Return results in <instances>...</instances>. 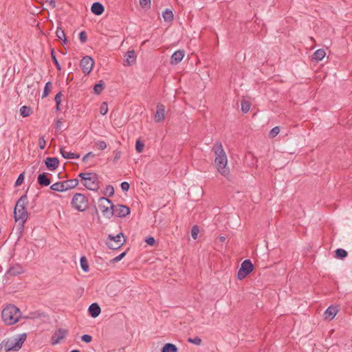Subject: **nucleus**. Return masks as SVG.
Returning <instances> with one entry per match:
<instances>
[{"instance_id": "nucleus-1", "label": "nucleus", "mask_w": 352, "mask_h": 352, "mask_svg": "<svg viewBox=\"0 0 352 352\" xmlns=\"http://www.w3.org/2000/svg\"><path fill=\"white\" fill-rule=\"evenodd\" d=\"M214 151L215 153L214 164L218 173L226 177H228L230 170L227 166L228 158L221 144H215Z\"/></svg>"}, {"instance_id": "nucleus-2", "label": "nucleus", "mask_w": 352, "mask_h": 352, "mask_svg": "<svg viewBox=\"0 0 352 352\" xmlns=\"http://www.w3.org/2000/svg\"><path fill=\"white\" fill-rule=\"evenodd\" d=\"M27 204L28 197L26 195H23L17 201L14 210L15 221H20L22 226H23L28 217L26 210Z\"/></svg>"}, {"instance_id": "nucleus-3", "label": "nucleus", "mask_w": 352, "mask_h": 352, "mask_svg": "<svg viewBox=\"0 0 352 352\" xmlns=\"http://www.w3.org/2000/svg\"><path fill=\"white\" fill-rule=\"evenodd\" d=\"M1 316L5 323L11 325L19 321L21 311L15 305H9L3 309Z\"/></svg>"}, {"instance_id": "nucleus-4", "label": "nucleus", "mask_w": 352, "mask_h": 352, "mask_svg": "<svg viewBox=\"0 0 352 352\" xmlns=\"http://www.w3.org/2000/svg\"><path fill=\"white\" fill-rule=\"evenodd\" d=\"M27 338V334L23 333L15 337L3 340V344L6 352L11 351H18L22 347Z\"/></svg>"}, {"instance_id": "nucleus-5", "label": "nucleus", "mask_w": 352, "mask_h": 352, "mask_svg": "<svg viewBox=\"0 0 352 352\" xmlns=\"http://www.w3.org/2000/svg\"><path fill=\"white\" fill-rule=\"evenodd\" d=\"M79 177L82 179L83 186L87 189L94 191L98 189V179L95 173H82L79 174Z\"/></svg>"}, {"instance_id": "nucleus-6", "label": "nucleus", "mask_w": 352, "mask_h": 352, "mask_svg": "<svg viewBox=\"0 0 352 352\" xmlns=\"http://www.w3.org/2000/svg\"><path fill=\"white\" fill-rule=\"evenodd\" d=\"M98 208L103 215L108 218H111L114 214V205L112 204L111 201L107 198L101 197L99 199Z\"/></svg>"}, {"instance_id": "nucleus-7", "label": "nucleus", "mask_w": 352, "mask_h": 352, "mask_svg": "<svg viewBox=\"0 0 352 352\" xmlns=\"http://www.w3.org/2000/svg\"><path fill=\"white\" fill-rule=\"evenodd\" d=\"M123 238L124 235L122 232H120L116 236L109 234L106 241V245L110 249L117 250L124 243L125 239Z\"/></svg>"}, {"instance_id": "nucleus-8", "label": "nucleus", "mask_w": 352, "mask_h": 352, "mask_svg": "<svg viewBox=\"0 0 352 352\" xmlns=\"http://www.w3.org/2000/svg\"><path fill=\"white\" fill-rule=\"evenodd\" d=\"M73 207L78 211H84L87 207L86 197L80 193H76L74 195L72 201Z\"/></svg>"}, {"instance_id": "nucleus-9", "label": "nucleus", "mask_w": 352, "mask_h": 352, "mask_svg": "<svg viewBox=\"0 0 352 352\" xmlns=\"http://www.w3.org/2000/svg\"><path fill=\"white\" fill-rule=\"evenodd\" d=\"M253 270V265L250 260H245L238 270L237 278L239 280L245 278Z\"/></svg>"}, {"instance_id": "nucleus-10", "label": "nucleus", "mask_w": 352, "mask_h": 352, "mask_svg": "<svg viewBox=\"0 0 352 352\" xmlns=\"http://www.w3.org/2000/svg\"><path fill=\"white\" fill-rule=\"evenodd\" d=\"M94 65L93 58L88 56L83 57L80 61L81 69L83 73L86 74H89L91 72Z\"/></svg>"}, {"instance_id": "nucleus-11", "label": "nucleus", "mask_w": 352, "mask_h": 352, "mask_svg": "<svg viewBox=\"0 0 352 352\" xmlns=\"http://www.w3.org/2000/svg\"><path fill=\"white\" fill-rule=\"evenodd\" d=\"M113 212V215L118 217H124L130 213V209L124 205H117L114 206Z\"/></svg>"}, {"instance_id": "nucleus-12", "label": "nucleus", "mask_w": 352, "mask_h": 352, "mask_svg": "<svg viewBox=\"0 0 352 352\" xmlns=\"http://www.w3.org/2000/svg\"><path fill=\"white\" fill-rule=\"evenodd\" d=\"M165 107L162 104H158L157 105V110L155 114V121L156 122H160L164 119Z\"/></svg>"}, {"instance_id": "nucleus-13", "label": "nucleus", "mask_w": 352, "mask_h": 352, "mask_svg": "<svg viewBox=\"0 0 352 352\" xmlns=\"http://www.w3.org/2000/svg\"><path fill=\"white\" fill-rule=\"evenodd\" d=\"M338 311V309L336 306H329L324 312V317L326 320H332Z\"/></svg>"}, {"instance_id": "nucleus-14", "label": "nucleus", "mask_w": 352, "mask_h": 352, "mask_svg": "<svg viewBox=\"0 0 352 352\" xmlns=\"http://www.w3.org/2000/svg\"><path fill=\"white\" fill-rule=\"evenodd\" d=\"M58 160L56 157H47L45 164L50 170H54L58 165Z\"/></svg>"}, {"instance_id": "nucleus-15", "label": "nucleus", "mask_w": 352, "mask_h": 352, "mask_svg": "<svg viewBox=\"0 0 352 352\" xmlns=\"http://www.w3.org/2000/svg\"><path fill=\"white\" fill-rule=\"evenodd\" d=\"M66 332L67 331H58L57 333H55L52 336L51 344L52 345H56L60 343V342L66 337Z\"/></svg>"}, {"instance_id": "nucleus-16", "label": "nucleus", "mask_w": 352, "mask_h": 352, "mask_svg": "<svg viewBox=\"0 0 352 352\" xmlns=\"http://www.w3.org/2000/svg\"><path fill=\"white\" fill-rule=\"evenodd\" d=\"M184 50H177L173 53L171 56V64H177L182 61L184 56Z\"/></svg>"}, {"instance_id": "nucleus-17", "label": "nucleus", "mask_w": 352, "mask_h": 352, "mask_svg": "<svg viewBox=\"0 0 352 352\" xmlns=\"http://www.w3.org/2000/svg\"><path fill=\"white\" fill-rule=\"evenodd\" d=\"M91 12L96 15H101L104 10V6L99 2H95L91 8Z\"/></svg>"}, {"instance_id": "nucleus-18", "label": "nucleus", "mask_w": 352, "mask_h": 352, "mask_svg": "<svg viewBox=\"0 0 352 352\" xmlns=\"http://www.w3.org/2000/svg\"><path fill=\"white\" fill-rule=\"evenodd\" d=\"M89 314L93 317L96 318L99 316L101 311L100 306L97 303H92L88 309Z\"/></svg>"}, {"instance_id": "nucleus-19", "label": "nucleus", "mask_w": 352, "mask_h": 352, "mask_svg": "<svg viewBox=\"0 0 352 352\" xmlns=\"http://www.w3.org/2000/svg\"><path fill=\"white\" fill-rule=\"evenodd\" d=\"M65 191L75 188L78 184V180L77 179H68L63 181Z\"/></svg>"}, {"instance_id": "nucleus-20", "label": "nucleus", "mask_w": 352, "mask_h": 352, "mask_svg": "<svg viewBox=\"0 0 352 352\" xmlns=\"http://www.w3.org/2000/svg\"><path fill=\"white\" fill-rule=\"evenodd\" d=\"M125 57V61L129 65H133L136 60V56L134 50L128 51L126 53Z\"/></svg>"}, {"instance_id": "nucleus-21", "label": "nucleus", "mask_w": 352, "mask_h": 352, "mask_svg": "<svg viewBox=\"0 0 352 352\" xmlns=\"http://www.w3.org/2000/svg\"><path fill=\"white\" fill-rule=\"evenodd\" d=\"M60 152L61 155L65 159L73 160V159H78L80 157L79 155H77L76 153H72L69 151H67L63 148H61L60 149Z\"/></svg>"}, {"instance_id": "nucleus-22", "label": "nucleus", "mask_w": 352, "mask_h": 352, "mask_svg": "<svg viewBox=\"0 0 352 352\" xmlns=\"http://www.w3.org/2000/svg\"><path fill=\"white\" fill-rule=\"evenodd\" d=\"M45 316L43 312H41L40 311H32V312H30L27 316H25L24 318H28V319H41L42 318H45Z\"/></svg>"}, {"instance_id": "nucleus-23", "label": "nucleus", "mask_w": 352, "mask_h": 352, "mask_svg": "<svg viewBox=\"0 0 352 352\" xmlns=\"http://www.w3.org/2000/svg\"><path fill=\"white\" fill-rule=\"evenodd\" d=\"M38 183L41 186H47L50 184V180L47 177L45 173L40 174L38 176Z\"/></svg>"}, {"instance_id": "nucleus-24", "label": "nucleus", "mask_w": 352, "mask_h": 352, "mask_svg": "<svg viewBox=\"0 0 352 352\" xmlns=\"http://www.w3.org/2000/svg\"><path fill=\"white\" fill-rule=\"evenodd\" d=\"M178 349L174 344L166 343L161 349V352H177Z\"/></svg>"}, {"instance_id": "nucleus-25", "label": "nucleus", "mask_w": 352, "mask_h": 352, "mask_svg": "<svg viewBox=\"0 0 352 352\" xmlns=\"http://www.w3.org/2000/svg\"><path fill=\"white\" fill-rule=\"evenodd\" d=\"M326 52L324 50L320 49L316 50L313 55V58L317 61H320L324 58Z\"/></svg>"}, {"instance_id": "nucleus-26", "label": "nucleus", "mask_w": 352, "mask_h": 352, "mask_svg": "<svg viewBox=\"0 0 352 352\" xmlns=\"http://www.w3.org/2000/svg\"><path fill=\"white\" fill-rule=\"evenodd\" d=\"M50 188L52 190L56 191V192H65L64 185L63 182H58L56 183L53 184Z\"/></svg>"}, {"instance_id": "nucleus-27", "label": "nucleus", "mask_w": 352, "mask_h": 352, "mask_svg": "<svg viewBox=\"0 0 352 352\" xmlns=\"http://www.w3.org/2000/svg\"><path fill=\"white\" fill-rule=\"evenodd\" d=\"M162 16L165 21L170 22L173 19V13L171 10L166 9L163 12Z\"/></svg>"}, {"instance_id": "nucleus-28", "label": "nucleus", "mask_w": 352, "mask_h": 352, "mask_svg": "<svg viewBox=\"0 0 352 352\" xmlns=\"http://www.w3.org/2000/svg\"><path fill=\"white\" fill-rule=\"evenodd\" d=\"M80 267H81L82 270L85 272H89V266L88 261L85 256H83L80 258Z\"/></svg>"}, {"instance_id": "nucleus-29", "label": "nucleus", "mask_w": 352, "mask_h": 352, "mask_svg": "<svg viewBox=\"0 0 352 352\" xmlns=\"http://www.w3.org/2000/svg\"><path fill=\"white\" fill-rule=\"evenodd\" d=\"M31 113V109L27 106H22L20 108V113L23 117H27L30 116Z\"/></svg>"}, {"instance_id": "nucleus-30", "label": "nucleus", "mask_w": 352, "mask_h": 352, "mask_svg": "<svg viewBox=\"0 0 352 352\" xmlns=\"http://www.w3.org/2000/svg\"><path fill=\"white\" fill-rule=\"evenodd\" d=\"M336 255L337 258H344L347 256V252L342 248L336 250Z\"/></svg>"}, {"instance_id": "nucleus-31", "label": "nucleus", "mask_w": 352, "mask_h": 352, "mask_svg": "<svg viewBox=\"0 0 352 352\" xmlns=\"http://www.w3.org/2000/svg\"><path fill=\"white\" fill-rule=\"evenodd\" d=\"M250 109V103L245 100L241 101V110L244 113H247Z\"/></svg>"}, {"instance_id": "nucleus-32", "label": "nucleus", "mask_w": 352, "mask_h": 352, "mask_svg": "<svg viewBox=\"0 0 352 352\" xmlns=\"http://www.w3.org/2000/svg\"><path fill=\"white\" fill-rule=\"evenodd\" d=\"M104 89V83L100 81L99 83L95 85L94 87V92L96 94H100Z\"/></svg>"}, {"instance_id": "nucleus-33", "label": "nucleus", "mask_w": 352, "mask_h": 352, "mask_svg": "<svg viewBox=\"0 0 352 352\" xmlns=\"http://www.w3.org/2000/svg\"><path fill=\"white\" fill-rule=\"evenodd\" d=\"M108 104H107V102H103L101 105H100V113L101 115L102 116H104L108 112Z\"/></svg>"}, {"instance_id": "nucleus-34", "label": "nucleus", "mask_w": 352, "mask_h": 352, "mask_svg": "<svg viewBox=\"0 0 352 352\" xmlns=\"http://www.w3.org/2000/svg\"><path fill=\"white\" fill-rule=\"evenodd\" d=\"M56 35L58 37V39L62 40L63 38H65V34L63 31V30L60 28H58L56 31Z\"/></svg>"}, {"instance_id": "nucleus-35", "label": "nucleus", "mask_w": 352, "mask_h": 352, "mask_svg": "<svg viewBox=\"0 0 352 352\" xmlns=\"http://www.w3.org/2000/svg\"><path fill=\"white\" fill-rule=\"evenodd\" d=\"M51 56H52V59L54 62V63L55 64L56 68L58 69V70H60L61 69V67H60V65L56 57V55L54 54V50H52V52H51Z\"/></svg>"}, {"instance_id": "nucleus-36", "label": "nucleus", "mask_w": 352, "mask_h": 352, "mask_svg": "<svg viewBox=\"0 0 352 352\" xmlns=\"http://www.w3.org/2000/svg\"><path fill=\"white\" fill-rule=\"evenodd\" d=\"M144 148V143H142V142H140V140H138L136 141V143H135V149L137 151L138 153H141L142 152L143 149Z\"/></svg>"}, {"instance_id": "nucleus-37", "label": "nucleus", "mask_w": 352, "mask_h": 352, "mask_svg": "<svg viewBox=\"0 0 352 352\" xmlns=\"http://www.w3.org/2000/svg\"><path fill=\"white\" fill-rule=\"evenodd\" d=\"M199 232V229L197 226H194L191 230V235L194 239L197 238L198 234Z\"/></svg>"}, {"instance_id": "nucleus-38", "label": "nucleus", "mask_w": 352, "mask_h": 352, "mask_svg": "<svg viewBox=\"0 0 352 352\" xmlns=\"http://www.w3.org/2000/svg\"><path fill=\"white\" fill-rule=\"evenodd\" d=\"M95 144L100 150H104L107 148V144L103 140H99Z\"/></svg>"}, {"instance_id": "nucleus-39", "label": "nucleus", "mask_w": 352, "mask_h": 352, "mask_svg": "<svg viewBox=\"0 0 352 352\" xmlns=\"http://www.w3.org/2000/svg\"><path fill=\"white\" fill-rule=\"evenodd\" d=\"M280 132V129L278 126H275L271 129L270 131V135L271 138L276 137Z\"/></svg>"}, {"instance_id": "nucleus-40", "label": "nucleus", "mask_w": 352, "mask_h": 352, "mask_svg": "<svg viewBox=\"0 0 352 352\" xmlns=\"http://www.w3.org/2000/svg\"><path fill=\"white\" fill-rule=\"evenodd\" d=\"M104 194L108 196H112L114 194V189L112 186H107L105 188Z\"/></svg>"}, {"instance_id": "nucleus-41", "label": "nucleus", "mask_w": 352, "mask_h": 352, "mask_svg": "<svg viewBox=\"0 0 352 352\" xmlns=\"http://www.w3.org/2000/svg\"><path fill=\"white\" fill-rule=\"evenodd\" d=\"M50 85H51V83L50 82H47L45 84V87H44V90H43V92L42 98H45L46 96H47V95L49 94V89H50Z\"/></svg>"}, {"instance_id": "nucleus-42", "label": "nucleus", "mask_w": 352, "mask_h": 352, "mask_svg": "<svg viewBox=\"0 0 352 352\" xmlns=\"http://www.w3.org/2000/svg\"><path fill=\"white\" fill-rule=\"evenodd\" d=\"M188 341L190 343H192V344H195L196 345H199L201 342V338H199V337H195L194 338H188Z\"/></svg>"}, {"instance_id": "nucleus-43", "label": "nucleus", "mask_w": 352, "mask_h": 352, "mask_svg": "<svg viewBox=\"0 0 352 352\" xmlns=\"http://www.w3.org/2000/svg\"><path fill=\"white\" fill-rule=\"evenodd\" d=\"M113 153L115 155L113 160V162L116 163L117 161L120 159L122 156V152L120 151H114Z\"/></svg>"}, {"instance_id": "nucleus-44", "label": "nucleus", "mask_w": 352, "mask_h": 352, "mask_svg": "<svg viewBox=\"0 0 352 352\" xmlns=\"http://www.w3.org/2000/svg\"><path fill=\"white\" fill-rule=\"evenodd\" d=\"M24 181V175L21 173L15 182V186H18L22 184Z\"/></svg>"}, {"instance_id": "nucleus-45", "label": "nucleus", "mask_w": 352, "mask_h": 352, "mask_svg": "<svg viewBox=\"0 0 352 352\" xmlns=\"http://www.w3.org/2000/svg\"><path fill=\"white\" fill-rule=\"evenodd\" d=\"M45 144H46V142H45V140L44 139V137L43 136H41L38 139V146L41 149H44L45 147Z\"/></svg>"}, {"instance_id": "nucleus-46", "label": "nucleus", "mask_w": 352, "mask_h": 352, "mask_svg": "<svg viewBox=\"0 0 352 352\" xmlns=\"http://www.w3.org/2000/svg\"><path fill=\"white\" fill-rule=\"evenodd\" d=\"M79 39L81 43H85L87 39V34L85 31H82L80 32L79 34Z\"/></svg>"}, {"instance_id": "nucleus-47", "label": "nucleus", "mask_w": 352, "mask_h": 352, "mask_svg": "<svg viewBox=\"0 0 352 352\" xmlns=\"http://www.w3.org/2000/svg\"><path fill=\"white\" fill-rule=\"evenodd\" d=\"M140 4L142 8H150L151 0H140Z\"/></svg>"}, {"instance_id": "nucleus-48", "label": "nucleus", "mask_w": 352, "mask_h": 352, "mask_svg": "<svg viewBox=\"0 0 352 352\" xmlns=\"http://www.w3.org/2000/svg\"><path fill=\"white\" fill-rule=\"evenodd\" d=\"M81 340H82V341H83L86 343H89L92 340V337L90 335L85 334L81 337Z\"/></svg>"}, {"instance_id": "nucleus-49", "label": "nucleus", "mask_w": 352, "mask_h": 352, "mask_svg": "<svg viewBox=\"0 0 352 352\" xmlns=\"http://www.w3.org/2000/svg\"><path fill=\"white\" fill-rule=\"evenodd\" d=\"M125 255H126V252H125L121 253L120 254H119L118 256H116L113 259V262H114V263L119 262L120 261H121L124 257Z\"/></svg>"}, {"instance_id": "nucleus-50", "label": "nucleus", "mask_w": 352, "mask_h": 352, "mask_svg": "<svg viewBox=\"0 0 352 352\" xmlns=\"http://www.w3.org/2000/svg\"><path fill=\"white\" fill-rule=\"evenodd\" d=\"M61 96H62L61 92L58 93L55 96L54 100H55L57 106H60V104L61 103Z\"/></svg>"}, {"instance_id": "nucleus-51", "label": "nucleus", "mask_w": 352, "mask_h": 352, "mask_svg": "<svg viewBox=\"0 0 352 352\" xmlns=\"http://www.w3.org/2000/svg\"><path fill=\"white\" fill-rule=\"evenodd\" d=\"M145 242L149 245H153L155 243V240L153 236H150L145 239Z\"/></svg>"}, {"instance_id": "nucleus-52", "label": "nucleus", "mask_w": 352, "mask_h": 352, "mask_svg": "<svg viewBox=\"0 0 352 352\" xmlns=\"http://www.w3.org/2000/svg\"><path fill=\"white\" fill-rule=\"evenodd\" d=\"M120 186L123 191H127L129 189V184L126 182H122Z\"/></svg>"}, {"instance_id": "nucleus-53", "label": "nucleus", "mask_w": 352, "mask_h": 352, "mask_svg": "<svg viewBox=\"0 0 352 352\" xmlns=\"http://www.w3.org/2000/svg\"><path fill=\"white\" fill-rule=\"evenodd\" d=\"M45 3H48L52 8L56 7V3L54 0H43Z\"/></svg>"}, {"instance_id": "nucleus-54", "label": "nucleus", "mask_w": 352, "mask_h": 352, "mask_svg": "<svg viewBox=\"0 0 352 352\" xmlns=\"http://www.w3.org/2000/svg\"><path fill=\"white\" fill-rule=\"evenodd\" d=\"M95 155L92 153V152H89L88 153H87L83 157H82V161L85 162H86L87 159V158H89V157H94Z\"/></svg>"}, {"instance_id": "nucleus-55", "label": "nucleus", "mask_w": 352, "mask_h": 352, "mask_svg": "<svg viewBox=\"0 0 352 352\" xmlns=\"http://www.w3.org/2000/svg\"><path fill=\"white\" fill-rule=\"evenodd\" d=\"M61 126H62V122L60 120H57V122H56V129L60 130L61 129Z\"/></svg>"}, {"instance_id": "nucleus-56", "label": "nucleus", "mask_w": 352, "mask_h": 352, "mask_svg": "<svg viewBox=\"0 0 352 352\" xmlns=\"http://www.w3.org/2000/svg\"><path fill=\"white\" fill-rule=\"evenodd\" d=\"M10 271L14 274H19L21 272L20 271H16L15 270V267H12L10 268Z\"/></svg>"}, {"instance_id": "nucleus-57", "label": "nucleus", "mask_w": 352, "mask_h": 352, "mask_svg": "<svg viewBox=\"0 0 352 352\" xmlns=\"http://www.w3.org/2000/svg\"><path fill=\"white\" fill-rule=\"evenodd\" d=\"M62 41H63V43H64V44H66V43H67V38H66V37H65V38H63V39H62Z\"/></svg>"}, {"instance_id": "nucleus-58", "label": "nucleus", "mask_w": 352, "mask_h": 352, "mask_svg": "<svg viewBox=\"0 0 352 352\" xmlns=\"http://www.w3.org/2000/svg\"><path fill=\"white\" fill-rule=\"evenodd\" d=\"M4 346V344H3V340L1 342L0 344V350H1V349Z\"/></svg>"}, {"instance_id": "nucleus-59", "label": "nucleus", "mask_w": 352, "mask_h": 352, "mask_svg": "<svg viewBox=\"0 0 352 352\" xmlns=\"http://www.w3.org/2000/svg\"><path fill=\"white\" fill-rule=\"evenodd\" d=\"M226 238L224 236H221L220 237V241L223 242L225 241Z\"/></svg>"}, {"instance_id": "nucleus-60", "label": "nucleus", "mask_w": 352, "mask_h": 352, "mask_svg": "<svg viewBox=\"0 0 352 352\" xmlns=\"http://www.w3.org/2000/svg\"><path fill=\"white\" fill-rule=\"evenodd\" d=\"M70 352H80V351L78 349H74V350L71 351Z\"/></svg>"}, {"instance_id": "nucleus-61", "label": "nucleus", "mask_w": 352, "mask_h": 352, "mask_svg": "<svg viewBox=\"0 0 352 352\" xmlns=\"http://www.w3.org/2000/svg\"><path fill=\"white\" fill-rule=\"evenodd\" d=\"M56 110L59 111L60 110V106H57L56 105Z\"/></svg>"}]
</instances>
